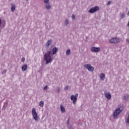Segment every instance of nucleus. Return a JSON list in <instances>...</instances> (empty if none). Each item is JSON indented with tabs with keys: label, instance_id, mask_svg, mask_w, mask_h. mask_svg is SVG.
Returning a JSON list of instances; mask_svg holds the SVG:
<instances>
[{
	"label": "nucleus",
	"instance_id": "f257e3e1",
	"mask_svg": "<svg viewBox=\"0 0 129 129\" xmlns=\"http://www.w3.org/2000/svg\"><path fill=\"white\" fill-rule=\"evenodd\" d=\"M51 51H48L44 55V61H46V64H48L50 62H52V57H51Z\"/></svg>",
	"mask_w": 129,
	"mask_h": 129
},
{
	"label": "nucleus",
	"instance_id": "f03ea898",
	"mask_svg": "<svg viewBox=\"0 0 129 129\" xmlns=\"http://www.w3.org/2000/svg\"><path fill=\"white\" fill-rule=\"evenodd\" d=\"M119 42H120V39L117 38H112L109 40V42L111 43V44H116L119 43Z\"/></svg>",
	"mask_w": 129,
	"mask_h": 129
},
{
	"label": "nucleus",
	"instance_id": "7ed1b4c3",
	"mask_svg": "<svg viewBox=\"0 0 129 129\" xmlns=\"http://www.w3.org/2000/svg\"><path fill=\"white\" fill-rule=\"evenodd\" d=\"M32 116L35 120H38V113L36 111L35 108H33L32 110Z\"/></svg>",
	"mask_w": 129,
	"mask_h": 129
},
{
	"label": "nucleus",
	"instance_id": "20e7f679",
	"mask_svg": "<svg viewBox=\"0 0 129 129\" xmlns=\"http://www.w3.org/2000/svg\"><path fill=\"white\" fill-rule=\"evenodd\" d=\"M97 11H99V7L95 6V7L91 8L89 11V13L93 14V13H95L97 12Z\"/></svg>",
	"mask_w": 129,
	"mask_h": 129
},
{
	"label": "nucleus",
	"instance_id": "39448f33",
	"mask_svg": "<svg viewBox=\"0 0 129 129\" xmlns=\"http://www.w3.org/2000/svg\"><path fill=\"white\" fill-rule=\"evenodd\" d=\"M121 111V110H120V108H117L115 111L113 112V115L114 116V118H115L120 113V112Z\"/></svg>",
	"mask_w": 129,
	"mask_h": 129
},
{
	"label": "nucleus",
	"instance_id": "423d86ee",
	"mask_svg": "<svg viewBox=\"0 0 129 129\" xmlns=\"http://www.w3.org/2000/svg\"><path fill=\"white\" fill-rule=\"evenodd\" d=\"M85 68H86V69H88L89 71H94V68L92 67V66H91V65L88 64H86L85 65Z\"/></svg>",
	"mask_w": 129,
	"mask_h": 129
},
{
	"label": "nucleus",
	"instance_id": "0eeeda50",
	"mask_svg": "<svg viewBox=\"0 0 129 129\" xmlns=\"http://www.w3.org/2000/svg\"><path fill=\"white\" fill-rule=\"evenodd\" d=\"M92 52H98L100 51V48L99 47H92L91 48Z\"/></svg>",
	"mask_w": 129,
	"mask_h": 129
},
{
	"label": "nucleus",
	"instance_id": "6e6552de",
	"mask_svg": "<svg viewBox=\"0 0 129 129\" xmlns=\"http://www.w3.org/2000/svg\"><path fill=\"white\" fill-rule=\"evenodd\" d=\"M71 100L73 101L74 104H75L76 103V102L77 101V98L75 97L74 95H72L71 96Z\"/></svg>",
	"mask_w": 129,
	"mask_h": 129
},
{
	"label": "nucleus",
	"instance_id": "1a4fd4ad",
	"mask_svg": "<svg viewBox=\"0 0 129 129\" xmlns=\"http://www.w3.org/2000/svg\"><path fill=\"white\" fill-rule=\"evenodd\" d=\"M105 97L107 98V99H110L111 98V94L110 93H105Z\"/></svg>",
	"mask_w": 129,
	"mask_h": 129
},
{
	"label": "nucleus",
	"instance_id": "9d476101",
	"mask_svg": "<svg viewBox=\"0 0 129 129\" xmlns=\"http://www.w3.org/2000/svg\"><path fill=\"white\" fill-rule=\"evenodd\" d=\"M28 69V66L26 64H24L22 67V70L24 72Z\"/></svg>",
	"mask_w": 129,
	"mask_h": 129
},
{
	"label": "nucleus",
	"instance_id": "9b49d317",
	"mask_svg": "<svg viewBox=\"0 0 129 129\" xmlns=\"http://www.w3.org/2000/svg\"><path fill=\"white\" fill-rule=\"evenodd\" d=\"M58 52V48L57 47H54L52 50V53L53 55H55Z\"/></svg>",
	"mask_w": 129,
	"mask_h": 129
},
{
	"label": "nucleus",
	"instance_id": "f8f14e48",
	"mask_svg": "<svg viewBox=\"0 0 129 129\" xmlns=\"http://www.w3.org/2000/svg\"><path fill=\"white\" fill-rule=\"evenodd\" d=\"M60 107L61 111L62 112V113H64V112H65V111H66V110L65 109V108L64 107L63 105H60Z\"/></svg>",
	"mask_w": 129,
	"mask_h": 129
},
{
	"label": "nucleus",
	"instance_id": "ddd939ff",
	"mask_svg": "<svg viewBox=\"0 0 129 129\" xmlns=\"http://www.w3.org/2000/svg\"><path fill=\"white\" fill-rule=\"evenodd\" d=\"M100 77L101 80H104L105 78V75H104V74L103 73H101L100 75Z\"/></svg>",
	"mask_w": 129,
	"mask_h": 129
},
{
	"label": "nucleus",
	"instance_id": "4468645a",
	"mask_svg": "<svg viewBox=\"0 0 129 129\" xmlns=\"http://www.w3.org/2000/svg\"><path fill=\"white\" fill-rule=\"evenodd\" d=\"M16 10V6L12 5V7L11 8V11L14 13L15 12V10Z\"/></svg>",
	"mask_w": 129,
	"mask_h": 129
},
{
	"label": "nucleus",
	"instance_id": "2eb2a0df",
	"mask_svg": "<svg viewBox=\"0 0 129 129\" xmlns=\"http://www.w3.org/2000/svg\"><path fill=\"white\" fill-rule=\"evenodd\" d=\"M51 43H52V40H48L47 42H46V46L47 47H49V46H50V44H51Z\"/></svg>",
	"mask_w": 129,
	"mask_h": 129
},
{
	"label": "nucleus",
	"instance_id": "dca6fc26",
	"mask_svg": "<svg viewBox=\"0 0 129 129\" xmlns=\"http://www.w3.org/2000/svg\"><path fill=\"white\" fill-rule=\"evenodd\" d=\"M39 105L41 107H43V106H44V102L43 101H41L39 104Z\"/></svg>",
	"mask_w": 129,
	"mask_h": 129
},
{
	"label": "nucleus",
	"instance_id": "f3484780",
	"mask_svg": "<svg viewBox=\"0 0 129 129\" xmlns=\"http://www.w3.org/2000/svg\"><path fill=\"white\" fill-rule=\"evenodd\" d=\"M46 8L47 9V10H50V9H51V6H50L49 5H46Z\"/></svg>",
	"mask_w": 129,
	"mask_h": 129
},
{
	"label": "nucleus",
	"instance_id": "a211bd4d",
	"mask_svg": "<svg viewBox=\"0 0 129 129\" xmlns=\"http://www.w3.org/2000/svg\"><path fill=\"white\" fill-rule=\"evenodd\" d=\"M71 51L70 49H68V50H67V52H66V54L67 55H69L71 53Z\"/></svg>",
	"mask_w": 129,
	"mask_h": 129
},
{
	"label": "nucleus",
	"instance_id": "6ab92c4d",
	"mask_svg": "<svg viewBox=\"0 0 129 129\" xmlns=\"http://www.w3.org/2000/svg\"><path fill=\"white\" fill-rule=\"evenodd\" d=\"M69 23V21H68V20L67 19L65 22L66 25H68Z\"/></svg>",
	"mask_w": 129,
	"mask_h": 129
},
{
	"label": "nucleus",
	"instance_id": "aec40b11",
	"mask_svg": "<svg viewBox=\"0 0 129 129\" xmlns=\"http://www.w3.org/2000/svg\"><path fill=\"white\" fill-rule=\"evenodd\" d=\"M49 0H44V2L45 4H48V3H49Z\"/></svg>",
	"mask_w": 129,
	"mask_h": 129
},
{
	"label": "nucleus",
	"instance_id": "412c9836",
	"mask_svg": "<svg viewBox=\"0 0 129 129\" xmlns=\"http://www.w3.org/2000/svg\"><path fill=\"white\" fill-rule=\"evenodd\" d=\"M129 96H124V99L126 100V99H128Z\"/></svg>",
	"mask_w": 129,
	"mask_h": 129
},
{
	"label": "nucleus",
	"instance_id": "4be33fe9",
	"mask_svg": "<svg viewBox=\"0 0 129 129\" xmlns=\"http://www.w3.org/2000/svg\"><path fill=\"white\" fill-rule=\"evenodd\" d=\"M124 18V14H122L121 15V19H123Z\"/></svg>",
	"mask_w": 129,
	"mask_h": 129
},
{
	"label": "nucleus",
	"instance_id": "5701e85b",
	"mask_svg": "<svg viewBox=\"0 0 129 129\" xmlns=\"http://www.w3.org/2000/svg\"><path fill=\"white\" fill-rule=\"evenodd\" d=\"M47 88H48V86H46L44 87L43 89L44 90H47Z\"/></svg>",
	"mask_w": 129,
	"mask_h": 129
},
{
	"label": "nucleus",
	"instance_id": "b1692460",
	"mask_svg": "<svg viewBox=\"0 0 129 129\" xmlns=\"http://www.w3.org/2000/svg\"><path fill=\"white\" fill-rule=\"evenodd\" d=\"M69 87L66 86V87L64 88V90H68V89H69Z\"/></svg>",
	"mask_w": 129,
	"mask_h": 129
},
{
	"label": "nucleus",
	"instance_id": "393cba45",
	"mask_svg": "<svg viewBox=\"0 0 129 129\" xmlns=\"http://www.w3.org/2000/svg\"><path fill=\"white\" fill-rule=\"evenodd\" d=\"M6 72H7V70H5L2 72V74H5V73H6Z\"/></svg>",
	"mask_w": 129,
	"mask_h": 129
},
{
	"label": "nucleus",
	"instance_id": "a878e982",
	"mask_svg": "<svg viewBox=\"0 0 129 129\" xmlns=\"http://www.w3.org/2000/svg\"><path fill=\"white\" fill-rule=\"evenodd\" d=\"M22 62H25V57H23L22 59Z\"/></svg>",
	"mask_w": 129,
	"mask_h": 129
},
{
	"label": "nucleus",
	"instance_id": "bb28decb",
	"mask_svg": "<svg viewBox=\"0 0 129 129\" xmlns=\"http://www.w3.org/2000/svg\"><path fill=\"white\" fill-rule=\"evenodd\" d=\"M110 4H111V1H109L107 3L108 6L110 5Z\"/></svg>",
	"mask_w": 129,
	"mask_h": 129
},
{
	"label": "nucleus",
	"instance_id": "cd10ccee",
	"mask_svg": "<svg viewBox=\"0 0 129 129\" xmlns=\"http://www.w3.org/2000/svg\"><path fill=\"white\" fill-rule=\"evenodd\" d=\"M72 19H75V15H72Z\"/></svg>",
	"mask_w": 129,
	"mask_h": 129
},
{
	"label": "nucleus",
	"instance_id": "c85d7f7f",
	"mask_svg": "<svg viewBox=\"0 0 129 129\" xmlns=\"http://www.w3.org/2000/svg\"><path fill=\"white\" fill-rule=\"evenodd\" d=\"M75 97H76L77 99V98L78 97V94H76Z\"/></svg>",
	"mask_w": 129,
	"mask_h": 129
},
{
	"label": "nucleus",
	"instance_id": "c756f323",
	"mask_svg": "<svg viewBox=\"0 0 129 129\" xmlns=\"http://www.w3.org/2000/svg\"><path fill=\"white\" fill-rule=\"evenodd\" d=\"M2 25V19H0V26Z\"/></svg>",
	"mask_w": 129,
	"mask_h": 129
},
{
	"label": "nucleus",
	"instance_id": "7c9ffc66",
	"mask_svg": "<svg viewBox=\"0 0 129 129\" xmlns=\"http://www.w3.org/2000/svg\"><path fill=\"white\" fill-rule=\"evenodd\" d=\"M67 123H68V124H69V119H68V120L67 121Z\"/></svg>",
	"mask_w": 129,
	"mask_h": 129
}]
</instances>
